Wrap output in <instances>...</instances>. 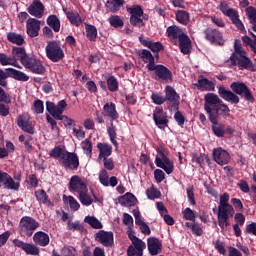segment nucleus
Instances as JSON below:
<instances>
[{"mask_svg":"<svg viewBox=\"0 0 256 256\" xmlns=\"http://www.w3.org/2000/svg\"><path fill=\"white\" fill-rule=\"evenodd\" d=\"M230 89L225 88V86L221 85L218 87V95L223 99V101H227L231 105H239L241 98L248 103H253L255 101V96L251 89L244 82L236 81L230 84Z\"/></svg>","mask_w":256,"mask_h":256,"instance_id":"nucleus-1","label":"nucleus"},{"mask_svg":"<svg viewBox=\"0 0 256 256\" xmlns=\"http://www.w3.org/2000/svg\"><path fill=\"white\" fill-rule=\"evenodd\" d=\"M103 111L105 113V117H109L110 125L107 126V134L110 140V143L114 145L115 150L119 149V142H117V126L113 124V121H118L119 112H117V105L113 102H107L103 106Z\"/></svg>","mask_w":256,"mask_h":256,"instance_id":"nucleus-2","label":"nucleus"},{"mask_svg":"<svg viewBox=\"0 0 256 256\" xmlns=\"http://www.w3.org/2000/svg\"><path fill=\"white\" fill-rule=\"evenodd\" d=\"M156 151L159 155L155 158L156 167L163 169V171H165L167 175H171V173L175 171V165L173 163V160H171L169 157V152L163 146L158 147Z\"/></svg>","mask_w":256,"mask_h":256,"instance_id":"nucleus-3","label":"nucleus"},{"mask_svg":"<svg viewBox=\"0 0 256 256\" xmlns=\"http://www.w3.org/2000/svg\"><path fill=\"white\" fill-rule=\"evenodd\" d=\"M45 53L47 59L52 63H59V61L65 59V52L61 47V42L58 40H51L45 47Z\"/></svg>","mask_w":256,"mask_h":256,"instance_id":"nucleus-4","label":"nucleus"},{"mask_svg":"<svg viewBox=\"0 0 256 256\" xmlns=\"http://www.w3.org/2000/svg\"><path fill=\"white\" fill-rule=\"evenodd\" d=\"M218 9L225 15V17H229V19L232 21L233 25L238 29V31H242V33L246 32L245 25L239 19V11H237L234 8H230L227 1H221Z\"/></svg>","mask_w":256,"mask_h":256,"instance_id":"nucleus-5","label":"nucleus"},{"mask_svg":"<svg viewBox=\"0 0 256 256\" xmlns=\"http://www.w3.org/2000/svg\"><path fill=\"white\" fill-rule=\"evenodd\" d=\"M230 63L233 67H239V69H246L247 71H256V66L253 63V60L247 56V52L245 54H231Z\"/></svg>","mask_w":256,"mask_h":256,"instance_id":"nucleus-6","label":"nucleus"},{"mask_svg":"<svg viewBox=\"0 0 256 256\" xmlns=\"http://www.w3.org/2000/svg\"><path fill=\"white\" fill-rule=\"evenodd\" d=\"M148 71H153L152 79L163 81L164 83H173V72L163 64H155Z\"/></svg>","mask_w":256,"mask_h":256,"instance_id":"nucleus-7","label":"nucleus"},{"mask_svg":"<svg viewBox=\"0 0 256 256\" xmlns=\"http://www.w3.org/2000/svg\"><path fill=\"white\" fill-rule=\"evenodd\" d=\"M39 222L30 216H23L19 223L21 235L25 237H32L33 233L39 229Z\"/></svg>","mask_w":256,"mask_h":256,"instance_id":"nucleus-8","label":"nucleus"},{"mask_svg":"<svg viewBox=\"0 0 256 256\" xmlns=\"http://www.w3.org/2000/svg\"><path fill=\"white\" fill-rule=\"evenodd\" d=\"M27 71L34 75H45L47 69L43 65V61L36 56H28L26 61L22 64Z\"/></svg>","mask_w":256,"mask_h":256,"instance_id":"nucleus-9","label":"nucleus"},{"mask_svg":"<svg viewBox=\"0 0 256 256\" xmlns=\"http://www.w3.org/2000/svg\"><path fill=\"white\" fill-rule=\"evenodd\" d=\"M60 165L66 171H77L79 169V156L75 152L65 151V155L60 160Z\"/></svg>","mask_w":256,"mask_h":256,"instance_id":"nucleus-10","label":"nucleus"},{"mask_svg":"<svg viewBox=\"0 0 256 256\" xmlns=\"http://www.w3.org/2000/svg\"><path fill=\"white\" fill-rule=\"evenodd\" d=\"M204 35L206 41H209L211 45H219L223 47L225 45V38H223V32L216 28H206L204 30Z\"/></svg>","mask_w":256,"mask_h":256,"instance_id":"nucleus-11","label":"nucleus"},{"mask_svg":"<svg viewBox=\"0 0 256 256\" xmlns=\"http://www.w3.org/2000/svg\"><path fill=\"white\" fill-rule=\"evenodd\" d=\"M219 117H223L224 119L231 117V109H229V106L223 102L213 109L208 115L210 123H217V121H219Z\"/></svg>","mask_w":256,"mask_h":256,"instance_id":"nucleus-12","label":"nucleus"},{"mask_svg":"<svg viewBox=\"0 0 256 256\" xmlns=\"http://www.w3.org/2000/svg\"><path fill=\"white\" fill-rule=\"evenodd\" d=\"M67 108V102L65 100H60L57 105L51 101L46 102V111L49 112V115L54 119L59 118L65 112Z\"/></svg>","mask_w":256,"mask_h":256,"instance_id":"nucleus-13","label":"nucleus"},{"mask_svg":"<svg viewBox=\"0 0 256 256\" xmlns=\"http://www.w3.org/2000/svg\"><path fill=\"white\" fill-rule=\"evenodd\" d=\"M153 121L159 129L169 127V116L163 111V107H156L153 111Z\"/></svg>","mask_w":256,"mask_h":256,"instance_id":"nucleus-14","label":"nucleus"},{"mask_svg":"<svg viewBox=\"0 0 256 256\" xmlns=\"http://www.w3.org/2000/svg\"><path fill=\"white\" fill-rule=\"evenodd\" d=\"M204 111H206L207 115L211 114L213 110L223 103V100L219 98V96L215 93H208L204 97Z\"/></svg>","mask_w":256,"mask_h":256,"instance_id":"nucleus-15","label":"nucleus"},{"mask_svg":"<svg viewBox=\"0 0 256 256\" xmlns=\"http://www.w3.org/2000/svg\"><path fill=\"white\" fill-rule=\"evenodd\" d=\"M164 99L170 105L171 109L179 110V99H181V97L177 94L175 88L166 86Z\"/></svg>","mask_w":256,"mask_h":256,"instance_id":"nucleus-16","label":"nucleus"},{"mask_svg":"<svg viewBox=\"0 0 256 256\" xmlns=\"http://www.w3.org/2000/svg\"><path fill=\"white\" fill-rule=\"evenodd\" d=\"M0 187H3V189H11L12 191H19L21 184L19 182H15L13 177H11L7 172L0 170Z\"/></svg>","mask_w":256,"mask_h":256,"instance_id":"nucleus-17","label":"nucleus"},{"mask_svg":"<svg viewBox=\"0 0 256 256\" xmlns=\"http://www.w3.org/2000/svg\"><path fill=\"white\" fill-rule=\"evenodd\" d=\"M95 241L103 245V247H113L114 236L111 231L100 230L95 235Z\"/></svg>","mask_w":256,"mask_h":256,"instance_id":"nucleus-18","label":"nucleus"},{"mask_svg":"<svg viewBox=\"0 0 256 256\" xmlns=\"http://www.w3.org/2000/svg\"><path fill=\"white\" fill-rule=\"evenodd\" d=\"M13 245L18 249H22V251H24L26 255L37 256L40 253L39 247H37L35 244L23 242L22 240L19 239H14Z\"/></svg>","mask_w":256,"mask_h":256,"instance_id":"nucleus-19","label":"nucleus"},{"mask_svg":"<svg viewBox=\"0 0 256 256\" xmlns=\"http://www.w3.org/2000/svg\"><path fill=\"white\" fill-rule=\"evenodd\" d=\"M212 157L218 165H227L231 159L229 152L221 147L213 149Z\"/></svg>","mask_w":256,"mask_h":256,"instance_id":"nucleus-20","label":"nucleus"},{"mask_svg":"<svg viewBox=\"0 0 256 256\" xmlns=\"http://www.w3.org/2000/svg\"><path fill=\"white\" fill-rule=\"evenodd\" d=\"M68 189L71 193H78V195L81 193V191H85L87 189V184L83 182L81 177L78 175H74L71 177Z\"/></svg>","mask_w":256,"mask_h":256,"instance_id":"nucleus-21","label":"nucleus"},{"mask_svg":"<svg viewBox=\"0 0 256 256\" xmlns=\"http://www.w3.org/2000/svg\"><path fill=\"white\" fill-rule=\"evenodd\" d=\"M29 15L41 19L45 14V6L41 0H33L32 3L27 8Z\"/></svg>","mask_w":256,"mask_h":256,"instance_id":"nucleus-22","label":"nucleus"},{"mask_svg":"<svg viewBox=\"0 0 256 256\" xmlns=\"http://www.w3.org/2000/svg\"><path fill=\"white\" fill-rule=\"evenodd\" d=\"M41 31V21L35 18H29L26 21V33L29 37H39Z\"/></svg>","mask_w":256,"mask_h":256,"instance_id":"nucleus-23","label":"nucleus"},{"mask_svg":"<svg viewBox=\"0 0 256 256\" xmlns=\"http://www.w3.org/2000/svg\"><path fill=\"white\" fill-rule=\"evenodd\" d=\"M147 248V244L143 242V240L138 239L132 242L127 248V256H143V251Z\"/></svg>","mask_w":256,"mask_h":256,"instance_id":"nucleus-24","label":"nucleus"},{"mask_svg":"<svg viewBox=\"0 0 256 256\" xmlns=\"http://www.w3.org/2000/svg\"><path fill=\"white\" fill-rule=\"evenodd\" d=\"M166 35L168 39H170L171 43H173V45H177L178 40L186 35V33H184L183 29H181L180 27L172 25L166 29Z\"/></svg>","mask_w":256,"mask_h":256,"instance_id":"nucleus-25","label":"nucleus"},{"mask_svg":"<svg viewBox=\"0 0 256 256\" xmlns=\"http://www.w3.org/2000/svg\"><path fill=\"white\" fill-rule=\"evenodd\" d=\"M147 247L150 255H159L163 250V243L157 237H150L147 240Z\"/></svg>","mask_w":256,"mask_h":256,"instance_id":"nucleus-26","label":"nucleus"},{"mask_svg":"<svg viewBox=\"0 0 256 256\" xmlns=\"http://www.w3.org/2000/svg\"><path fill=\"white\" fill-rule=\"evenodd\" d=\"M177 45L179 46L180 53H182L183 55H191V50L193 49V46L191 38H189L187 34H184L180 37Z\"/></svg>","mask_w":256,"mask_h":256,"instance_id":"nucleus-27","label":"nucleus"},{"mask_svg":"<svg viewBox=\"0 0 256 256\" xmlns=\"http://www.w3.org/2000/svg\"><path fill=\"white\" fill-rule=\"evenodd\" d=\"M17 125L24 133L29 135H35V127L29 122V118L26 116H19L17 118Z\"/></svg>","mask_w":256,"mask_h":256,"instance_id":"nucleus-28","label":"nucleus"},{"mask_svg":"<svg viewBox=\"0 0 256 256\" xmlns=\"http://www.w3.org/2000/svg\"><path fill=\"white\" fill-rule=\"evenodd\" d=\"M28 58H29V55H27V51H25V48H22V47L12 48V59H14L15 65H17V61H20L21 65H23Z\"/></svg>","mask_w":256,"mask_h":256,"instance_id":"nucleus-29","label":"nucleus"},{"mask_svg":"<svg viewBox=\"0 0 256 256\" xmlns=\"http://www.w3.org/2000/svg\"><path fill=\"white\" fill-rule=\"evenodd\" d=\"M138 202L137 197L131 192H127L125 195L118 197V203H120L122 207H135Z\"/></svg>","mask_w":256,"mask_h":256,"instance_id":"nucleus-30","label":"nucleus"},{"mask_svg":"<svg viewBox=\"0 0 256 256\" xmlns=\"http://www.w3.org/2000/svg\"><path fill=\"white\" fill-rule=\"evenodd\" d=\"M138 57L142 59L143 63H147L146 69H148V71L155 65V56L147 49L138 51Z\"/></svg>","mask_w":256,"mask_h":256,"instance_id":"nucleus-31","label":"nucleus"},{"mask_svg":"<svg viewBox=\"0 0 256 256\" xmlns=\"http://www.w3.org/2000/svg\"><path fill=\"white\" fill-rule=\"evenodd\" d=\"M139 42L143 47H147L151 49L153 53H159V51H163L164 47L161 42H152L149 39H145L143 36H139Z\"/></svg>","mask_w":256,"mask_h":256,"instance_id":"nucleus-32","label":"nucleus"},{"mask_svg":"<svg viewBox=\"0 0 256 256\" xmlns=\"http://www.w3.org/2000/svg\"><path fill=\"white\" fill-rule=\"evenodd\" d=\"M194 85L200 91H215V84L213 81L203 77V75L199 76L198 82Z\"/></svg>","mask_w":256,"mask_h":256,"instance_id":"nucleus-33","label":"nucleus"},{"mask_svg":"<svg viewBox=\"0 0 256 256\" xmlns=\"http://www.w3.org/2000/svg\"><path fill=\"white\" fill-rule=\"evenodd\" d=\"M97 149L99 151L98 159H106L113 154V146L109 143L99 142L97 144Z\"/></svg>","mask_w":256,"mask_h":256,"instance_id":"nucleus-34","label":"nucleus"},{"mask_svg":"<svg viewBox=\"0 0 256 256\" xmlns=\"http://www.w3.org/2000/svg\"><path fill=\"white\" fill-rule=\"evenodd\" d=\"M63 12L65 13L67 19L70 21L71 25H75V27H79L83 24V18L79 13L73 12V10H69L68 8H63Z\"/></svg>","mask_w":256,"mask_h":256,"instance_id":"nucleus-35","label":"nucleus"},{"mask_svg":"<svg viewBox=\"0 0 256 256\" xmlns=\"http://www.w3.org/2000/svg\"><path fill=\"white\" fill-rule=\"evenodd\" d=\"M33 241L35 245H39V247H47L50 241L49 234L43 231H38L33 235Z\"/></svg>","mask_w":256,"mask_h":256,"instance_id":"nucleus-36","label":"nucleus"},{"mask_svg":"<svg viewBox=\"0 0 256 256\" xmlns=\"http://www.w3.org/2000/svg\"><path fill=\"white\" fill-rule=\"evenodd\" d=\"M233 215H235V209L233 208V206H228V207H222V206H218V213H217V217H218V221H226L227 219H229L230 217H233Z\"/></svg>","mask_w":256,"mask_h":256,"instance_id":"nucleus-37","label":"nucleus"},{"mask_svg":"<svg viewBox=\"0 0 256 256\" xmlns=\"http://www.w3.org/2000/svg\"><path fill=\"white\" fill-rule=\"evenodd\" d=\"M6 71H8V76L12 79H15L16 81H22L27 82L29 81V76L25 74V72H21L15 68H6Z\"/></svg>","mask_w":256,"mask_h":256,"instance_id":"nucleus-38","label":"nucleus"},{"mask_svg":"<svg viewBox=\"0 0 256 256\" xmlns=\"http://www.w3.org/2000/svg\"><path fill=\"white\" fill-rule=\"evenodd\" d=\"M46 23L48 27L54 31V33H59V31H61V20H59L57 15H49L47 17Z\"/></svg>","mask_w":256,"mask_h":256,"instance_id":"nucleus-39","label":"nucleus"},{"mask_svg":"<svg viewBox=\"0 0 256 256\" xmlns=\"http://www.w3.org/2000/svg\"><path fill=\"white\" fill-rule=\"evenodd\" d=\"M125 5V0H107L105 7L110 13H117Z\"/></svg>","mask_w":256,"mask_h":256,"instance_id":"nucleus-40","label":"nucleus"},{"mask_svg":"<svg viewBox=\"0 0 256 256\" xmlns=\"http://www.w3.org/2000/svg\"><path fill=\"white\" fill-rule=\"evenodd\" d=\"M34 196L38 203H42L43 205H53V202H51V199L49 198V195H47V192L43 189L36 190L34 192Z\"/></svg>","mask_w":256,"mask_h":256,"instance_id":"nucleus-41","label":"nucleus"},{"mask_svg":"<svg viewBox=\"0 0 256 256\" xmlns=\"http://www.w3.org/2000/svg\"><path fill=\"white\" fill-rule=\"evenodd\" d=\"M245 13L249 19V23L252 25V31L256 33V8L249 6L245 9Z\"/></svg>","mask_w":256,"mask_h":256,"instance_id":"nucleus-42","label":"nucleus"},{"mask_svg":"<svg viewBox=\"0 0 256 256\" xmlns=\"http://www.w3.org/2000/svg\"><path fill=\"white\" fill-rule=\"evenodd\" d=\"M106 85L111 93L119 91V80L114 75L106 77Z\"/></svg>","mask_w":256,"mask_h":256,"instance_id":"nucleus-43","label":"nucleus"},{"mask_svg":"<svg viewBox=\"0 0 256 256\" xmlns=\"http://www.w3.org/2000/svg\"><path fill=\"white\" fill-rule=\"evenodd\" d=\"M89 190L86 188V190L81 191L80 194H78V199L82 205L85 207H89L90 205H93V198L89 195Z\"/></svg>","mask_w":256,"mask_h":256,"instance_id":"nucleus-44","label":"nucleus"},{"mask_svg":"<svg viewBox=\"0 0 256 256\" xmlns=\"http://www.w3.org/2000/svg\"><path fill=\"white\" fill-rule=\"evenodd\" d=\"M250 35H252L253 39L249 36H243L242 42L246 47H250L253 54L256 55V35L253 32Z\"/></svg>","mask_w":256,"mask_h":256,"instance_id":"nucleus-45","label":"nucleus"},{"mask_svg":"<svg viewBox=\"0 0 256 256\" xmlns=\"http://www.w3.org/2000/svg\"><path fill=\"white\" fill-rule=\"evenodd\" d=\"M212 123V133L215 135V137H225V125L219 123V120H216Z\"/></svg>","mask_w":256,"mask_h":256,"instance_id":"nucleus-46","label":"nucleus"},{"mask_svg":"<svg viewBox=\"0 0 256 256\" xmlns=\"http://www.w3.org/2000/svg\"><path fill=\"white\" fill-rule=\"evenodd\" d=\"M7 39L9 43H13L14 45H23V43H25V38H23V35L15 32H9L7 34Z\"/></svg>","mask_w":256,"mask_h":256,"instance_id":"nucleus-47","label":"nucleus"},{"mask_svg":"<svg viewBox=\"0 0 256 256\" xmlns=\"http://www.w3.org/2000/svg\"><path fill=\"white\" fill-rule=\"evenodd\" d=\"M63 201L64 203H67L69 205L72 211H79V209L81 208V204H79V202H77V200L73 196L63 195Z\"/></svg>","mask_w":256,"mask_h":256,"instance_id":"nucleus-48","label":"nucleus"},{"mask_svg":"<svg viewBox=\"0 0 256 256\" xmlns=\"http://www.w3.org/2000/svg\"><path fill=\"white\" fill-rule=\"evenodd\" d=\"M85 29L87 39L90 41H97V27L91 24H86Z\"/></svg>","mask_w":256,"mask_h":256,"instance_id":"nucleus-49","label":"nucleus"},{"mask_svg":"<svg viewBox=\"0 0 256 256\" xmlns=\"http://www.w3.org/2000/svg\"><path fill=\"white\" fill-rule=\"evenodd\" d=\"M189 19V12L185 10H178L176 12V21H178V23H181V25H187V23H189Z\"/></svg>","mask_w":256,"mask_h":256,"instance_id":"nucleus-50","label":"nucleus"},{"mask_svg":"<svg viewBox=\"0 0 256 256\" xmlns=\"http://www.w3.org/2000/svg\"><path fill=\"white\" fill-rule=\"evenodd\" d=\"M84 222L88 223L93 229H103V224L95 216H86Z\"/></svg>","mask_w":256,"mask_h":256,"instance_id":"nucleus-51","label":"nucleus"},{"mask_svg":"<svg viewBox=\"0 0 256 256\" xmlns=\"http://www.w3.org/2000/svg\"><path fill=\"white\" fill-rule=\"evenodd\" d=\"M108 23L111 27H114V29H119V27H123L125 25V22H123V19L119 15H112L108 18Z\"/></svg>","mask_w":256,"mask_h":256,"instance_id":"nucleus-52","label":"nucleus"},{"mask_svg":"<svg viewBox=\"0 0 256 256\" xmlns=\"http://www.w3.org/2000/svg\"><path fill=\"white\" fill-rule=\"evenodd\" d=\"M126 10L130 13L131 17H143V8L141 5L127 6Z\"/></svg>","mask_w":256,"mask_h":256,"instance_id":"nucleus-53","label":"nucleus"},{"mask_svg":"<svg viewBox=\"0 0 256 256\" xmlns=\"http://www.w3.org/2000/svg\"><path fill=\"white\" fill-rule=\"evenodd\" d=\"M0 65L3 67L7 65H12L13 67H19L17 64H15V59L11 56H7L5 53H0Z\"/></svg>","mask_w":256,"mask_h":256,"instance_id":"nucleus-54","label":"nucleus"},{"mask_svg":"<svg viewBox=\"0 0 256 256\" xmlns=\"http://www.w3.org/2000/svg\"><path fill=\"white\" fill-rule=\"evenodd\" d=\"M64 155L65 150H63L61 146L54 147L50 152V157H53V159H58L59 163H61V160L63 159Z\"/></svg>","mask_w":256,"mask_h":256,"instance_id":"nucleus-55","label":"nucleus"},{"mask_svg":"<svg viewBox=\"0 0 256 256\" xmlns=\"http://www.w3.org/2000/svg\"><path fill=\"white\" fill-rule=\"evenodd\" d=\"M194 160L200 167H205V163H208V165L211 163V160L209 159V156L203 153H200L199 155L194 156Z\"/></svg>","mask_w":256,"mask_h":256,"instance_id":"nucleus-56","label":"nucleus"},{"mask_svg":"<svg viewBox=\"0 0 256 256\" xmlns=\"http://www.w3.org/2000/svg\"><path fill=\"white\" fill-rule=\"evenodd\" d=\"M146 195L148 199H160L161 198V191H159L155 186H152L146 190Z\"/></svg>","mask_w":256,"mask_h":256,"instance_id":"nucleus-57","label":"nucleus"},{"mask_svg":"<svg viewBox=\"0 0 256 256\" xmlns=\"http://www.w3.org/2000/svg\"><path fill=\"white\" fill-rule=\"evenodd\" d=\"M99 181L104 187H109V172L106 169H102L99 172Z\"/></svg>","mask_w":256,"mask_h":256,"instance_id":"nucleus-58","label":"nucleus"},{"mask_svg":"<svg viewBox=\"0 0 256 256\" xmlns=\"http://www.w3.org/2000/svg\"><path fill=\"white\" fill-rule=\"evenodd\" d=\"M182 215H183V219H185V221H192L195 222V219L197 217V215H195V211L191 210V208L187 207L182 211Z\"/></svg>","mask_w":256,"mask_h":256,"instance_id":"nucleus-59","label":"nucleus"},{"mask_svg":"<svg viewBox=\"0 0 256 256\" xmlns=\"http://www.w3.org/2000/svg\"><path fill=\"white\" fill-rule=\"evenodd\" d=\"M81 147L83 149V151L86 152V155H88V157H91V155H93V143L91 142V140L86 139L81 143Z\"/></svg>","mask_w":256,"mask_h":256,"instance_id":"nucleus-60","label":"nucleus"},{"mask_svg":"<svg viewBox=\"0 0 256 256\" xmlns=\"http://www.w3.org/2000/svg\"><path fill=\"white\" fill-rule=\"evenodd\" d=\"M32 110L34 113H36V115H41V113L45 111V106L43 105L42 100H35Z\"/></svg>","mask_w":256,"mask_h":256,"instance_id":"nucleus-61","label":"nucleus"},{"mask_svg":"<svg viewBox=\"0 0 256 256\" xmlns=\"http://www.w3.org/2000/svg\"><path fill=\"white\" fill-rule=\"evenodd\" d=\"M192 233L193 235H196V237H201L203 235V227L201 226V224L197 221L194 220V222H192Z\"/></svg>","mask_w":256,"mask_h":256,"instance_id":"nucleus-62","label":"nucleus"},{"mask_svg":"<svg viewBox=\"0 0 256 256\" xmlns=\"http://www.w3.org/2000/svg\"><path fill=\"white\" fill-rule=\"evenodd\" d=\"M151 100L154 105H163V103H166L165 96H161L159 93H153Z\"/></svg>","mask_w":256,"mask_h":256,"instance_id":"nucleus-63","label":"nucleus"},{"mask_svg":"<svg viewBox=\"0 0 256 256\" xmlns=\"http://www.w3.org/2000/svg\"><path fill=\"white\" fill-rule=\"evenodd\" d=\"M64 256H77V249L73 246H66L62 249Z\"/></svg>","mask_w":256,"mask_h":256,"instance_id":"nucleus-64","label":"nucleus"}]
</instances>
